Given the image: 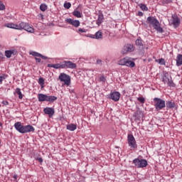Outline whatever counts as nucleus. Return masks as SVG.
I'll list each match as a JSON object with an SVG mask.
<instances>
[{
  "label": "nucleus",
  "instance_id": "obj_1",
  "mask_svg": "<svg viewBox=\"0 0 182 182\" xmlns=\"http://www.w3.org/2000/svg\"><path fill=\"white\" fill-rule=\"evenodd\" d=\"M5 26H6V28H10L11 29H17L18 31L24 30L30 33H33V32H35L33 27L31 26L29 23L25 22H21L18 24L8 23L5 24Z\"/></svg>",
  "mask_w": 182,
  "mask_h": 182
},
{
  "label": "nucleus",
  "instance_id": "obj_2",
  "mask_svg": "<svg viewBox=\"0 0 182 182\" xmlns=\"http://www.w3.org/2000/svg\"><path fill=\"white\" fill-rule=\"evenodd\" d=\"M48 68H53L54 69H76V63L72 61H63L57 64H48Z\"/></svg>",
  "mask_w": 182,
  "mask_h": 182
},
{
  "label": "nucleus",
  "instance_id": "obj_3",
  "mask_svg": "<svg viewBox=\"0 0 182 182\" xmlns=\"http://www.w3.org/2000/svg\"><path fill=\"white\" fill-rule=\"evenodd\" d=\"M146 22L148 25H149V26H153L154 29H155L156 32H159V33H163V32H164V30H163V28H161L160 21H159L156 17L149 16L146 18Z\"/></svg>",
  "mask_w": 182,
  "mask_h": 182
},
{
  "label": "nucleus",
  "instance_id": "obj_4",
  "mask_svg": "<svg viewBox=\"0 0 182 182\" xmlns=\"http://www.w3.org/2000/svg\"><path fill=\"white\" fill-rule=\"evenodd\" d=\"M14 127L17 132L21 134L31 133V132H35V128L32 125H22L21 122H17L14 124Z\"/></svg>",
  "mask_w": 182,
  "mask_h": 182
},
{
  "label": "nucleus",
  "instance_id": "obj_5",
  "mask_svg": "<svg viewBox=\"0 0 182 182\" xmlns=\"http://www.w3.org/2000/svg\"><path fill=\"white\" fill-rule=\"evenodd\" d=\"M161 80L164 85L166 83L169 87H176V84H174V82H173V78L171 77V75L168 74V73H164V74L161 75Z\"/></svg>",
  "mask_w": 182,
  "mask_h": 182
},
{
  "label": "nucleus",
  "instance_id": "obj_6",
  "mask_svg": "<svg viewBox=\"0 0 182 182\" xmlns=\"http://www.w3.org/2000/svg\"><path fill=\"white\" fill-rule=\"evenodd\" d=\"M118 65H120L121 66H127L128 68H134V66H136L134 61H132V58L129 57H125L119 60Z\"/></svg>",
  "mask_w": 182,
  "mask_h": 182
},
{
  "label": "nucleus",
  "instance_id": "obj_7",
  "mask_svg": "<svg viewBox=\"0 0 182 182\" xmlns=\"http://www.w3.org/2000/svg\"><path fill=\"white\" fill-rule=\"evenodd\" d=\"M154 103L156 112H159V110H162V109H164V107H166V101H164L161 98H154Z\"/></svg>",
  "mask_w": 182,
  "mask_h": 182
},
{
  "label": "nucleus",
  "instance_id": "obj_8",
  "mask_svg": "<svg viewBox=\"0 0 182 182\" xmlns=\"http://www.w3.org/2000/svg\"><path fill=\"white\" fill-rule=\"evenodd\" d=\"M133 164H134L135 167L137 168H143L144 167H147V160L146 159H139V158L135 159L132 161Z\"/></svg>",
  "mask_w": 182,
  "mask_h": 182
},
{
  "label": "nucleus",
  "instance_id": "obj_9",
  "mask_svg": "<svg viewBox=\"0 0 182 182\" xmlns=\"http://www.w3.org/2000/svg\"><path fill=\"white\" fill-rule=\"evenodd\" d=\"M58 79L60 82H64L65 85L69 86L70 85V76L68 75L65 73H62L60 74Z\"/></svg>",
  "mask_w": 182,
  "mask_h": 182
},
{
  "label": "nucleus",
  "instance_id": "obj_10",
  "mask_svg": "<svg viewBox=\"0 0 182 182\" xmlns=\"http://www.w3.org/2000/svg\"><path fill=\"white\" fill-rule=\"evenodd\" d=\"M128 144L131 149H137V144H136V139L132 134H129L127 137Z\"/></svg>",
  "mask_w": 182,
  "mask_h": 182
},
{
  "label": "nucleus",
  "instance_id": "obj_11",
  "mask_svg": "<svg viewBox=\"0 0 182 182\" xmlns=\"http://www.w3.org/2000/svg\"><path fill=\"white\" fill-rule=\"evenodd\" d=\"M65 22H67V23H69L70 25H72L73 26H75V28H79V26H80V21L79 20L66 18Z\"/></svg>",
  "mask_w": 182,
  "mask_h": 182
},
{
  "label": "nucleus",
  "instance_id": "obj_12",
  "mask_svg": "<svg viewBox=\"0 0 182 182\" xmlns=\"http://www.w3.org/2000/svg\"><path fill=\"white\" fill-rule=\"evenodd\" d=\"M172 18V25H173V26L175 28H177L178 26H180V18H178V16H177V14H173L171 16Z\"/></svg>",
  "mask_w": 182,
  "mask_h": 182
},
{
  "label": "nucleus",
  "instance_id": "obj_13",
  "mask_svg": "<svg viewBox=\"0 0 182 182\" xmlns=\"http://www.w3.org/2000/svg\"><path fill=\"white\" fill-rule=\"evenodd\" d=\"M110 99L114 100V102H119L120 100V92H114L110 94Z\"/></svg>",
  "mask_w": 182,
  "mask_h": 182
},
{
  "label": "nucleus",
  "instance_id": "obj_14",
  "mask_svg": "<svg viewBox=\"0 0 182 182\" xmlns=\"http://www.w3.org/2000/svg\"><path fill=\"white\" fill-rule=\"evenodd\" d=\"M43 112H44L45 114H48L49 117H52V116H53V114H55V109H53L52 107H46L43 109Z\"/></svg>",
  "mask_w": 182,
  "mask_h": 182
},
{
  "label": "nucleus",
  "instance_id": "obj_15",
  "mask_svg": "<svg viewBox=\"0 0 182 182\" xmlns=\"http://www.w3.org/2000/svg\"><path fill=\"white\" fill-rule=\"evenodd\" d=\"M16 53H18V51H16V50H9L5 51V56L6 58H9L12 56V55H14V56H15V55H16Z\"/></svg>",
  "mask_w": 182,
  "mask_h": 182
},
{
  "label": "nucleus",
  "instance_id": "obj_16",
  "mask_svg": "<svg viewBox=\"0 0 182 182\" xmlns=\"http://www.w3.org/2000/svg\"><path fill=\"white\" fill-rule=\"evenodd\" d=\"M38 102H47L48 95H45L42 93L38 94Z\"/></svg>",
  "mask_w": 182,
  "mask_h": 182
},
{
  "label": "nucleus",
  "instance_id": "obj_17",
  "mask_svg": "<svg viewBox=\"0 0 182 182\" xmlns=\"http://www.w3.org/2000/svg\"><path fill=\"white\" fill-rule=\"evenodd\" d=\"M77 126L75 124H70L67 125V130H70V132H75Z\"/></svg>",
  "mask_w": 182,
  "mask_h": 182
},
{
  "label": "nucleus",
  "instance_id": "obj_18",
  "mask_svg": "<svg viewBox=\"0 0 182 182\" xmlns=\"http://www.w3.org/2000/svg\"><path fill=\"white\" fill-rule=\"evenodd\" d=\"M182 65V55L178 54L176 58V66H181Z\"/></svg>",
  "mask_w": 182,
  "mask_h": 182
},
{
  "label": "nucleus",
  "instance_id": "obj_19",
  "mask_svg": "<svg viewBox=\"0 0 182 182\" xmlns=\"http://www.w3.org/2000/svg\"><path fill=\"white\" fill-rule=\"evenodd\" d=\"M55 100H58V97L52 95H47V102H50V103H53Z\"/></svg>",
  "mask_w": 182,
  "mask_h": 182
},
{
  "label": "nucleus",
  "instance_id": "obj_20",
  "mask_svg": "<svg viewBox=\"0 0 182 182\" xmlns=\"http://www.w3.org/2000/svg\"><path fill=\"white\" fill-rule=\"evenodd\" d=\"M135 43L136 46L139 48V49H143V41H141V38L136 39Z\"/></svg>",
  "mask_w": 182,
  "mask_h": 182
},
{
  "label": "nucleus",
  "instance_id": "obj_21",
  "mask_svg": "<svg viewBox=\"0 0 182 182\" xmlns=\"http://www.w3.org/2000/svg\"><path fill=\"white\" fill-rule=\"evenodd\" d=\"M103 14H100L98 16V18L97 20V25H98V26H100V25H102V23H103Z\"/></svg>",
  "mask_w": 182,
  "mask_h": 182
},
{
  "label": "nucleus",
  "instance_id": "obj_22",
  "mask_svg": "<svg viewBox=\"0 0 182 182\" xmlns=\"http://www.w3.org/2000/svg\"><path fill=\"white\" fill-rule=\"evenodd\" d=\"M73 15L75 16V18H82V13H80L79 11H74L73 12Z\"/></svg>",
  "mask_w": 182,
  "mask_h": 182
},
{
  "label": "nucleus",
  "instance_id": "obj_23",
  "mask_svg": "<svg viewBox=\"0 0 182 182\" xmlns=\"http://www.w3.org/2000/svg\"><path fill=\"white\" fill-rule=\"evenodd\" d=\"M95 39H102L103 35L102 34L101 31H97L95 35Z\"/></svg>",
  "mask_w": 182,
  "mask_h": 182
},
{
  "label": "nucleus",
  "instance_id": "obj_24",
  "mask_svg": "<svg viewBox=\"0 0 182 182\" xmlns=\"http://www.w3.org/2000/svg\"><path fill=\"white\" fill-rule=\"evenodd\" d=\"M38 84L41 86V89H43L45 85V79H43V77H40L38 79Z\"/></svg>",
  "mask_w": 182,
  "mask_h": 182
},
{
  "label": "nucleus",
  "instance_id": "obj_25",
  "mask_svg": "<svg viewBox=\"0 0 182 182\" xmlns=\"http://www.w3.org/2000/svg\"><path fill=\"white\" fill-rule=\"evenodd\" d=\"M136 119H142L144 114L141 111H137L135 114Z\"/></svg>",
  "mask_w": 182,
  "mask_h": 182
},
{
  "label": "nucleus",
  "instance_id": "obj_26",
  "mask_svg": "<svg viewBox=\"0 0 182 182\" xmlns=\"http://www.w3.org/2000/svg\"><path fill=\"white\" fill-rule=\"evenodd\" d=\"M174 106H176V105L174 104V102H170L168 101V102H166V107L168 109H173V107H174Z\"/></svg>",
  "mask_w": 182,
  "mask_h": 182
},
{
  "label": "nucleus",
  "instance_id": "obj_27",
  "mask_svg": "<svg viewBox=\"0 0 182 182\" xmlns=\"http://www.w3.org/2000/svg\"><path fill=\"white\" fill-rule=\"evenodd\" d=\"M16 93L18 95V99H23V96L22 95V92H21L20 88H16Z\"/></svg>",
  "mask_w": 182,
  "mask_h": 182
},
{
  "label": "nucleus",
  "instance_id": "obj_28",
  "mask_svg": "<svg viewBox=\"0 0 182 182\" xmlns=\"http://www.w3.org/2000/svg\"><path fill=\"white\" fill-rule=\"evenodd\" d=\"M40 9H41V11H42V12H45V11H46V9H48V6H46V4H42L40 6Z\"/></svg>",
  "mask_w": 182,
  "mask_h": 182
},
{
  "label": "nucleus",
  "instance_id": "obj_29",
  "mask_svg": "<svg viewBox=\"0 0 182 182\" xmlns=\"http://www.w3.org/2000/svg\"><path fill=\"white\" fill-rule=\"evenodd\" d=\"M30 55H31L32 56H35V58H41V53L38 52L31 51L30 53Z\"/></svg>",
  "mask_w": 182,
  "mask_h": 182
},
{
  "label": "nucleus",
  "instance_id": "obj_30",
  "mask_svg": "<svg viewBox=\"0 0 182 182\" xmlns=\"http://www.w3.org/2000/svg\"><path fill=\"white\" fill-rule=\"evenodd\" d=\"M156 62H158L159 65H166V60H164V58H160L159 60H156Z\"/></svg>",
  "mask_w": 182,
  "mask_h": 182
},
{
  "label": "nucleus",
  "instance_id": "obj_31",
  "mask_svg": "<svg viewBox=\"0 0 182 182\" xmlns=\"http://www.w3.org/2000/svg\"><path fill=\"white\" fill-rule=\"evenodd\" d=\"M139 8H141V9L142 11H149V9L147 8V6H146L145 4H139Z\"/></svg>",
  "mask_w": 182,
  "mask_h": 182
},
{
  "label": "nucleus",
  "instance_id": "obj_32",
  "mask_svg": "<svg viewBox=\"0 0 182 182\" xmlns=\"http://www.w3.org/2000/svg\"><path fill=\"white\" fill-rule=\"evenodd\" d=\"M70 6H72L70 2H67L64 4V8H65V9H70Z\"/></svg>",
  "mask_w": 182,
  "mask_h": 182
},
{
  "label": "nucleus",
  "instance_id": "obj_33",
  "mask_svg": "<svg viewBox=\"0 0 182 182\" xmlns=\"http://www.w3.org/2000/svg\"><path fill=\"white\" fill-rule=\"evenodd\" d=\"M6 79V75H3L0 76V85H2V82Z\"/></svg>",
  "mask_w": 182,
  "mask_h": 182
},
{
  "label": "nucleus",
  "instance_id": "obj_34",
  "mask_svg": "<svg viewBox=\"0 0 182 182\" xmlns=\"http://www.w3.org/2000/svg\"><path fill=\"white\" fill-rule=\"evenodd\" d=\"M137 100H139L140 102V103H142V104L146 102V99H144V97H138Z\"/></svg>",
  "mask_w": 182,
  "mask_h": 182
},
{
  "label": "nucleus",
  "instance_id": "obj_35",
  "mask_svg": "<svg viewBox=\"0 0 182 182\" xmlns=\"http://www.w3.org/2000/svg\"><path fill=\"white\" fill-rule=\"evenodd\" d=\"M0 11H5V4L0 1Z\"/></svg>",
  "mask_w": 182,
  "mask_h": 182
},
{
  "label": "nucleus",
  "instance_id": "obj_36",
  "mask_svg": "<svg viewBox=\"0 0 182 182\" xmlns=\"http://www.w3.org/2000/svg\"><path fill=\"white\" fill-rule=\"evenodd\" d=\"M100 82H102V83H105L106 82V77H105V76H101L100 77Z\"/></svg>",
  "mask_w": 182,
  "mask_h": 182
},
{
  "label": "nucleus",
  "instance_id": "obj_37",
  "mask_svg": "<svg viewBox=\"0 0 182 182\" xmlns=\"http://www.w3.org/2000/svg\"><path fill=\"white\" fill-rule=\"evenodd\" d=\"M126 48L128 52H131V50H133V46H127Z\"/></svg>",
  "mask_w": 182,
  "mask_h": 182
},
{
  "label": "nucleus",
  "instance_id": "obj_38",
  "mask_svg": "<svg viewBox=\"0 0 182 182\" xmlns=\"http://www.w3.org/2000/svg\"><path fill=\"white\" fill-rule=\"evenodd\" d=\"M162 3H163L164 5H166V4L171 3V0H163Z\"/></svg>",
  "mask_w": 182,
  "mask_h": 182
},
{
  "label": "nucleus",
  "instance_id": "obj_39",
  "mask_svg": "<svg viewBox=\"0 0 182 182\" xmlns=\"http://www.w3.org/2000/svg\"><path fill=\"white\" fill-rule=\"evenodd\" d=\"M78 32H80L81 33H85V32H86V30L85 28H78Z\"/></svg>",
  "mask_w": 182,
  "mask_h": 182
},
{
  "label": "nucleus",
  "instance_id": "obj_40",
  "mask_svg": "<svg viewBox=\"0 0 182 182\" xmlns=\"http://www.w3.org/2000/svg\"><path fill=\"white\" fill-rule=\"evenodd\" d=\"M36 160L39 161V163H43V159L41 157H38V158L36 159Z\"/></svg>",
  "mask_w": 182,
  "mask_h": 182
},
{
  "label": "nucleus",
  "instance_id": "obj_41",
  "mask_svg": "<svg viewBox=\"0 0 182 182\" xmlns=\"http://www.w3.org/2000/svg\"><path fill=\"white\" fill-rule=\"evenodd\" d=\"M87 36H88V38H91L92 39H95V35L88 34Z\"/></svg>",
  "mask_w": 182,
  "mask_h": 182
},
{
  "label": "nucleus",
  "instance_id": "obj_42",
  "mask_svg": "<svg viewBox=\"0 0 182 182\" xmlns=\"http://www.w3.org/2000/svg\"><path fill=\"white\" fill-rule=\"evenodd\" d=\"M2 104L4 105V106H8V105H9V102H8V101H3Z\"/></svg>",
  "mask_w": 182,
  "mask_h": 182
},
{
  "label": "nucleus",
  "instance_id": "obj_43",
  "mask_svg": "<svg viewBox=\"0 0 182 182\" xmlns=\"http://www.w3.org/2000/svg\"><path fill=\"white\" fill-rule=\"evenodd\" d=\"M40 58H41V59H44V60H46V59H48V57L42 55V54H41Z\"/></svg>",
  "mask_w": 182,
  "mask_h": 182
},
{
  "label": "nucleus",
  "instance_id": "obj_44",
  "mask_svg": "<svg viewBox=\"0 0 182 182\" xmlns=\"http://www.w3.org/2000/svg\"><path fill=\"white\" fill-rule=\"evenodd\" d=\"M35 59L38 63H41V58H38V57L37 58L36 57Z\"/></svg>",
  "mask_w": 182,
  "mask_h": 182
},
{
  "label": "nucleus",
  "instance_id": "obj_45",
  "mask_svg": "<svg viewBox=\"0 0 182 182\" xmlns=\"http://www.w3.org/2000/svg\"><path fill=\"white\" fill-rule=\"evenodd\" d=\"M97 65H102V60H97Z\"/></svg>",
  "mask_w": 182,
  "mask_h": 182
},
{
  "label": "nucleus",
  "instance_id": "obj_46",
  "mask_svg": "<svg viewBox=\"0 0 182 182\" xmlns=\"http://www.w3.org/2000/svg\"><path fill=\"white\" fill-rule=\"evenodd\" d=\"M138 16H143V12L139 11V12H138Z\"/></svg>",
  "mask_w": 182,
  "mask_h": 182
},
{
  "label": "nucleus",
  "instance_id": "obj_47",
  "mask_svg": "<svg viewBox=\"0 0 182 182\" xmlns=\"http://www.w3.org/2000/svg\"><path fill=\"white\" fill-rule=\"evenodd\" d=\"M0 59H4V54L0 52Z\"/></svg>",
  "mask_w": 182,
  "mask_h": 182
},
{
  "label": "nucleus",
  "instance_id": "obj_48",
  "mask_svg": "<svg viewBox=\"0 0 182 182\" xmlns=\"http://www.w3.org/2000/svg\"><path fill=\"white\" fill-rule=\"evenodd\" d=\"M14 178L15 180H16V178H18V175H14Z\"/></svg>",
  "mask_w": 182,
  "mask_h": 182
},
{
  "label": "nucleus",
  "instance_id": "obj_49",
  "mask_svg": "<svg viewBox=\"0 0 182 182\" xmlns=\"http://www.w3.org/2000/svg\"><path fill=\"white\" fill-rule=\"evenodd\" d=\"M1 126H2V124L0 122V127H1Z\"/></svg>",
  "mask_w": 182,
  "mask_h": 182
}]
</instances>
